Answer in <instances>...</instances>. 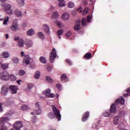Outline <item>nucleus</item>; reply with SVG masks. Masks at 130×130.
<instances>
[{
    "label": "nucleus",
    "mask_w": 130,
    "mask_h": 130,
    "mask_svg": "<svg viewBox=\"0 0 130 130\" xmlns=\"http://www.w3.org/2000/svg\"><path fill=\"white\" fill-rule=\"evenodd\" d=\"M1 7L3 8L4 11L8 15H13L14 14V10H13L11 4H2Z\"/></svg>",
    "instance_id": "obj_1"
},
{
    "label": "nucleus",
    "mask_w": 130,
    "mask_h": 130,
    "mask_svg": "<svg viewBox=\"0 0 130 130\" xmlns=\"http://www.w3.org/2000/svg\"><path fill=\"white\" fill-rule=\"evenodd\" d=\"M10 119L8 117H3L0 118V124H3L1 126V130H8L9 128L7 126L4 125L5 122H8Z\"/></svg>",
    "instance_id": "obj_2"
},
{
    "label": "nucleus",
    "mask_w": 130,
    "mask_h": 130,
    "mask_svg": "<svg viewBox=\"0 0 130 130\" xmlns=\"http://www.w3.org/2000/svg\"><path fill=\"white\" fill-rule=\"evenodd\" d=\"M23 126V123L21 121H16L13 124V128L10 130H21Z\"/></svg>",
    "instance_id": "obj_3"
},
{
    "label": "nucleus",
    "mask_w": 130,
    "mask_h": 130,
    "mask_svg": "<svg viewBox=\"0 0 130 130\" xmlns=\"http://www.w3.org/2000/svg\"><path fill=\"white\" fill-rule=\"evenodd\" d=\"M57 54H56V50L55 48H53L52 51L50 53L49 61L51 63L54 61L55 58H56Z\"/></svg>",
    "instance_id": "obj_4"
},
{
    "label": "nucleus",
    "mask_w": 130,
    "mask_h": 130,
    "mask_svg": "<svg viewBox=\"0 0 130 130\" xmlns=\"http://www.w3.org/2000/svg\"><path fill=\"white\" fill-rule=\"evenodd\" d=\"M52 109L58 121H59L61 119V115H60L59 111L54 106H52Z\"/></svg>",
    "instance_id": "obj_5"
},
{
    "label": "nucleus",
    "mask_w": 130,
    "mask_h": 130,
    "mask_svg": "<svg viewBox=\"0 0 130 130\" xmlns=\"http://www.w3.org/2000/svg\"><path fill=\"white\" fill-rule=\"evenodd\" d=\"M0 79L4 81H9L10 80V74L7 71H4L0 74Z\"/></svg>",
    "instance_id": "obj_6"
},
{
    "label": "nucleus",
    "mask_w": 130,
    "mask_h": 130,
    "mask_svg": "<svg viewBox=\"0 0 130 130\" xmlns=\"http://www.w3.org/2000/svg\"><path fill=\"white\" fill-rule=\"evenodd\" d=\"M30 61H31V57L29 55H26L23 58L22 64L24 67H27L30 64Z\"/></svg>",
    "instance_id": "obj_7"
},
{
    "label": "nucleus",
    "mask_w": 130,
    "mask_h": 130,
    "mask_svg": "<svg viewBox=\"0 0 130 130\" xmlns=\"http://www.w3.org/2000/svg\"><path fill=\"white\" fill-rule=\"evenodd\" d=\"M43 95H45V97L47 98H53L55 96V94L50 93V90L49 89H47L43 92Z\"/></svg>",
    "instance_id": "obj_8"
},
{
    "label": "nucleus",
    "mask_w": 130,
    "mask_h": 130,
    "mask_svg": "<svg viewBox=\"0 0 130 130\" xmlns=\"http://www.w3.org/2000/svg\"><path fill=\"white\" fill-rule=\"evenodd\" d=\"M8 92H9V87L6 85H4L1 87V94L3 96H7V94H8Z\"/></svg>",
    "instance_id": "obj_9"
},
{
    "label": "nucleus",
    "mask_w": 130,
    "mask_h": 130,
    "mask_svg": "<svg viewBox=\"0 0 130 130\" xmlns=\"http://www.w3.org/2000/svg\"><path fill=\"white\" fill-rule=\"evenodd\" d=\"M12 31H16L17 30H19V28L18 27V19H15L13 20L12 22V25L11 26Z\"/></svg>",
    "instance_id": "obj_10"
},
{
    "label": "nucleus",
    "mask_w": 130,
    "mask_h": 130,
    "mask_svg": "<svg viewBox=\"0 0 130 130\" xmlns=\"http://www.w3.org/2000/svg\"><path fill=\"white\" fill-rule=\"evenodd\" d=\"M9 89L10 90L11 94H17V92L19 90V88L17 85H10L9 86Z\"/></svg>",
    "instance_id": "obj_11"
},
{
    "label": "nucleus",
    "mask_w": 130,
    "mask_h": 130,
    "mask_svg": "<svg viewBox=\"0 0 130 130\" xmlns=\"http://www.w3.org/2000/svg\"><path fill=\"white\" fill-rule=\"evenodd\" d=\"M75 30L79 31L81 29V20H77L76 22V24L74 26Z\"/></svg>",
    "instance_id": "obj_12"
},
{
    "label": "nucleus",
    "mask_w": 130,
    "mask_h": 130,
    "mask_svg": "<svg viewBox=\"0 0 130 130\" xmlns=\"http://www.w3.org/2000/svg\"><path fill=\"white\" fill-rule=\"evenodd\" d=\"M43 29L45 30L46 33L48 34V35L50 34V31L49 28V25L48 24H44L43 25Z\"/></svg>",
    "instance_id": "obj_13"
},
{
    "label": "nucleus",
    "mask_w": 130,
    "mask_h": 130,
    "mask_svg": "<svg viewBox=\"0 0 130 130\" xmlns=\"http://www.w3.org/2000/svg\"><path fill=\"white\" fill-rule=\"evenodd\" d=\"M24 44L26 47H32L33 46V42L30 40H26L24 42Z\"/></svg>",
    "instance_id": "obj_14"
},
{
    "label": "nucleus",
    "mask_w": 130,
    "mask_h": 130,
    "mask_svg": "<svg viewBox=\"0 0 130 130\" xmlns=\"http://www.w3.org/2000/svg\"><path fill=\"white\" fill-rule=\"evenodd\" d=\"M61 17L63 21H68V20L70 19V14L67 13H64L62 14Z\"/></svg>",
    "instance_id": "obj_15"
},
{
    "label": "nucleus",
    "mask_w": 130,
    "mask_h": 130,
    "mask_svg": "<svg viewBox=\"0 0 130 130\" xmlns=\"http://www.w3.org/2000/svg\"><path fill=\"white\" fill-rule=\"evenodd\" d=\"M61 81L62 83H66V82H69V78L67 77V75L62 74L60 77Z\"/></svg>",
    "instance_id": "obj_16"
},
{
    "label": "nucleus",
    "mask_w": 130,
    "mask_h": 130,
    "mask_svg": "<svg viewBox=\"0 0 130 130\" xmlns=\"http://www.w3.org/2000/svg\"><path fill=\"white\" fill-rule=\"evenodd\" d=\"M115 104H117V103H120V104L123 105L124 104V99L123 97H121V99H119L116 100L115 102Z\"/></svg>",
    "instance_id": "obj_17"
},
{
    "label": "nucleus",
    "mask_w": 130,
    "mask_h": 130,
    "mask_svg": "<svg viewBox=\"0 0 130 130\" xmlns=\"http://www.w3.org/2000/svg\"><path fill=\"white\" fill-rule=\"evenodd\" d=\"M14 14L15 15H16L17 17H22V16H23L22 12L18 9H16L14 11Z\"/></svg>",
    "instance_id": "obj_18"
},
{
    "label": "nucleus",
    "mask_w": 130,
    "mask_h": 130,
    "mask_svg": "<svg viewBox=\"0 0 130 130\" xmlns=\"http://www.w3.org/2000/svg\"><path fill=\"white\" fill-rule=\"evenodd\" d=\"M89 112H86L83 115L82 121H86L87 119H88V117H89Z\"/></svg>",
    "instance_id": "obj_19"
},
{
    "label": "nucleus",
    "mask_w": 130,
    "mask_h": 130,
    "mask_svg": "<svg viewBox=\"0 0 130 130\" xmlns=\"http://www.w3.org/2000/svg\"><path fill=\"white\" fill-rule=\"evenodd\" d=\"M9 64L8 63H3L1 64V68L2 70L6 71V70H8L9 69Z\"/></svg>",
    "instance_id": "obj_20"
},
{
    "label": "nucleus",
    "mask_w": 130,
    "mask_h": 130,
    "mask_svg": "<svg viewBox=\"0 0 130 130\" xmlns=\"http://www.w3.org/2000/svg\"><path fill=\"white\" fill-rule=\"evenodd\" d=\"M26 34L27 36H32L35 34V32L33 29H30L27 31Z\"/></svg>",
    "instance_id": "obj_21"
},
{
    "label": "nucleus",
    "mask_w": 130,
    "mask_h": 130,
    "mask_svg": "<svg viewBox=\"0 0 130 130\" xmlns=\"http://www.w3.org/2000/svg\"><path fill=\"white\" fill-rule=\"evenodd\" d=\"M18 44L19 47H24V40L23 39H20L18 41Z\"/></svg>",
    "instance_id": "obj_22"
},
{
    "label": "nucleus",
    "mask_w": 130,
    "mask_h": 130,
    "mask_svg": "<svg viewBox=\"0 0 130 130\" xmlns=\"http://www.w3.org/2000/svg\"><path fill=\"white\" fill-rule=\"evenodd\" d=\"M111 112H112V113H115V112H116V107L113 104H112L111 106Z\"/></svg>",
    "instance_id": "obj_23"
},
{
    "label": "nucleus",
    "mask_w": 130,
    "mask_h": 130,
    "mask_svg": "<svg viewBox=\"0 0 130 130\" xmlns=\"http://www.w3.org/2000/svg\"><path fill=\"white\" fill-rule=\"evenodd\" d=\"M16 2L20 7H24L25 6V0H16Z\"/></svg>",
    "instance_id": "obj_24"
},
{
    "label": "nucleus",
    "mask_w": 130,
    "mask_h": 130,
    "mask_svg": "<svg viewBox=\"0 0 130 130\" xmlns=\"http://www.w3.org/2000/svg\"><path fill=\"white\" fill-rule=\"evenodd\" d=\"M54 24H56L57 26L59 27V28H62V27L64 26L63 24L59 21H55L54 22Z\"/></svg>",
    "instance_id": "obj_25"
},
{
    "label": "nucleus",
    "mask_w": 130,
    "mask_h": 130,
    "mask_svg": "<svg viewBox=\"0 0 130 130\" xmlns=\"http://www.w3.org/2000/svg\"><path fill=\"white\" fill-rule=\"evenodd\" d=\"M11 60L12 62H14V63H19V61H20V59L17 57H13Z\"/></svg>",
    "instance_id": "obj_26"
},
{
    "label": "nucleus",
    "mask_w": 130,
    "mask_h": 130,
    "mask_svg": "<svg viewBox=\"0 0 130 130\" xmlns=\"http://www.w3.org/2000/svg\"><path fill=\"white\" fill-rule=\"evenodd\" d=\"M68 7L70 9H72L75 7V3H74L73 2H69L68 3Z\"/></svg>",
    "instance_id": "obj_27"
},
{
    "label": "nucleus",
    "mask_w": 130,
    "mask_h": 130,
    "mask_svg": "<svg viewBox=\"0 0 130 130\" xmlns=\"http://www.w3.org/2000/svg\"><path fill=\"white\" fill-rule=\"evenodd\" d=\"M9 20H10V17H5V19L3 22V25H8V22H9Z\"/></svg>",
    "instance_id": "obj_28"
},
{
    "label": "nucleus",
    "mask_w": 130,
    "mask_h": 130,
    "mask_svg": "<svg viewBox=\"0 0 130 130\" xmlns=\"http://www.w3.org/2000/svg\"><path fill=\"white\" fill-rule=\"evenodd\" d=\"M40 78V72L39 71H36L35 74V78L37 80H38Z\"/></svg>",
    "instance_id": "obj_29"
},
{
    "label": "nucleus",
    "mask_w": 130,
    "mask_h": 130,
    "mask_svg": "<svg viewBox=\"0 0 130 130\" xmlns=\"http://www.w3.org/2000/svg\"><path fill=\"white\" fill-rule=\"evenodd\" d=\"M9 78L11 81H16V80H17V77L14 74H11L9 76Z\"/></svg>",
    "instance_id": "obj_30"
},
{
    "label": "nucleus",
    "mask_w": 130,
    "mask_h": 130,
    "mask_svg": "<svg viewBox=\"0 0 130 130\" xmlns=\"http://www.w3.org/2000/svg\"><path fill=\"white\" fill-rule=\"evenodd\" d=\"M41 113V109H38V110H37L36 111L34 112H32L31 113V114H37V115H40Z\"/></svg>",
    "instance_id": "obj_31"
},
{
    "label": "nucleus",
    "mask_w": 130,
    "mask_h": 130,
    "mask_svg": "<svg viewBox=\"0 0 130 130\" xmlns=\"http://www.w3.org/2000/svg\"><path fill=\"white\" fill-rule=\"evenodd\" d=\"M40 61H41L42 63H46V59L45 58V57L41 56L40 58Z\"/></svg>",
    "instance_id": "obj_32"
},
{
    "label": "nucleus",
    "mask_w": 130,
    "mask_h": 130,
    "mask_svg": "<svg viewBox=\"0 0 130 130\" xmlns=\"http://www.w3.org/2000/svg\"><path fill=\"white\" fill-rule=\"evenodd\" d=\"M119 120V116H116L115 117V119L114 120V123L116 125L118 124V121Z\"/></svg>",
    "instance_id": "obj_33"
},
{
    "label": "nucleus",
    "mask_w": 130,
    "mask_h": 130,
    "mask_svg": "<svg viewBox=\"0 0 130 130\" xmlns=\"http://www.w3.org/2000/svg\"><path fill=\"white\" fill-rule=\"evenodd\" d=\"M38 36L39 37V38H41V39H44V34H43V32H40L38 33Z\"/></svg>",
    "instance_id": "obj_34"
},
{
    "label": "nucleus",
    "mask_w": 130,
    "mask_h": 130,
    "mask_svg": "<svg viewBox=\"0 0 130 130\" xmlns=\"http://www.w3.org/2000/svg\"><path fill=\"white\" fill-rule=\"evenodd\" d=\"M2 55L4 56V57H5V58H8V57H9L10 56V54H9L8 52H3Z\"/></svg>",
    "instance_id": "obj_35"
},
{
    "label": "nucleus",
    "mask_w": 130,
    "mask_h": 130,
    "mask_svg": "<svg viewBox=\"0 0 130 130\" xmlns=\"http://www.w3.org/2000/svg\"><path fill=\"white\" fill-rule=\"evenodd\" d=\"M46 80L49 83H53V80H52V78H51L50 77H49V76H46Z\"/></svg>",
    "instance_id": "obj_36"
},
{
    "label": "nucleus",
    "mask_w": 130,
    "mask_h": 130,
    "mask_svg": "<svg viewBox=\"0 0 130 130\" xmlns=\"http://www.w3.org/2000/svg\"><path fill=\"white\" fill-rule=\"evenodd\" d=\"M59 4H58V6L60 8H61L62 7H64V6H66V5L64 4V1H59Z\"/></svg>",
    "instance_id": "obj_37"
},
{
    "label": "nucleus",
    "mask_w": 130,
    "mask_h": 130,
    "mask_svg": "<svg viewBox=\"0 0 130 130\" xmlns=\"http://www.w3.org/2000/svg\"><path fill=\"white\" fill-rule=\"evenodd\" d=\"M81 23L83 26H86L87 25V20L85 18H83L82 20Z\"/></svg>",
    "instance_id": "obj_38"
},
{
    "label": "nucleus",
    "mask_w": 130,
    "mask_h": 130,
    "mask_svg": "<svg viewBox=\"0 0 130 130\" xmlns=\"http://www.w3.org/2000/svg\"><path fill=\"white\" fill-rule=\"evenodd\" d=\"M84 57L85 58H88L89 59L91 58V57H92V54H91L90 53H87L85 55Z\"/></svg>",
    "instance_id": "obj_39"
},
{
    "label": "nucleus",
    "mask_w": 130,
    "mask_h": 130,
    "mask_svg": "<svg viewBox=\"0 0 130 130\" xmlns=\"http://www.w3.org/2000/svg\"><path fill=\"white\" fill-rule=\"evenodd\" d=\"M35 107L37 109H40V102H36L35 104Z\"/></svg>",
    "instance_id": "obj_40"
},
{
    "label": "nucleus",
    "mask_w": 130,
    "mask_h": 130,
    "mask_svg": "<svg viewBox=\"0 0 130 130\" xmlns=\"http://www.w3.org/2000/svg\"><path fill=\"white\" fill-rule=\"evenodd\" d=\"M25 72L24 70H21L20 71H19V76H24L25 74Z\"/></svg>",
    "instance_id": "obj_41"
},
{
    "label": "nucleus",
    "mask_w": 130,
    "mask_h": 130,
    "mask_svg": "<svg viewBox=\"0 0 130 130\" xmlns=\"http://www.w3.org/2000/svg\"><path fill=\"white\" fill-rule=\"evenodd\" d=\"M63 33V29H59L57 31V34L58 36H60V35H62V34Z\"/></svg>",
    "instance_id": "obj_42"
},
{
    "label": "nucleus",
    "mask_w": 130,
    "mask_h": 130,
    "mask_svg": "<svg viewBox=\"0 0 130 130\" xmlns=\"http://www.w3.org/2000/svg\"><path fill=\"white\" fill-rule=\"evenodd\" d=\"M88 11H89V8H85L83 11L82 15H86L88 14Z\"/></svg>",
    "instance_id": "obj_43"
},
{
    "label": "nucleus",
    "mask_w": 130,
    "mask_h": 130,
    "mask_svg": "<svg viewBox=\"0 0 130 130\" xmlns=\"http://www.w3.org/2000/svg\"><path fill=\"white\" fill-rule=\"evenodd\" d=\"M59 15L57 12H55L53 13V18H58Z\"/></svg>",
    "instance_id": "obj_44"
},
{
    "label": "nucleus",
    "mask_w": 130,
    "mask_h": 130,
    "mask_svg": "<svg viewBox=\"0 0 130 130\" xmlns=\"http://www.w3.org/2000/svg\"><path fill=\"white\" fill-rule=\"evenodd\" d=\"M48 117L51 119L54 118V115L52 113H49L48 114Z\"/></svg>",
    "instance_id": "obj_45"
},
{
    "label": "nucleus",
    "mask_w": 130,
    "mask_h": 130,
    "mask_svg": "<svg viewBox=\"0 0 130 130\" xmlns=\"http://www.w3.org/2000/svg\"><path fill=\"white\" fill-rule=\"evenodd\" d=\"M103 115L105 117H108V116H110V113L109 112H106L103 113Z\"/></svg>",
    "instance_id": "obj_46"
},
{
    "label": "nucleus",
    "mask_w": 130,
    "mask_h": 130,
    "mask_svg": "<svg viewBox=\"0 0 130 130\" xmlns=\"http://www.w3.org/2000/svg\"><path fill=\"white\" fill-rule=\"evenodd\" d=\"M27 109H28V107L26 105H23L22 106H21V110H27Z\"/></svg>",
    "instance_id": "obj_47"
},
{
    "label": "nucleus",
    "mask_w": 130,
    "mask_h": 130,
    "mask_svg": "<svg viewBox=\"0 0 130 130\" xmlns=\"http://www.w3.org/2000/svg\"><path fill=\"white\" fill-rule=\"evenodd\" d=\"M127 94H124L123 95L124 97H126L127 96L128 94H129L130 93V87L128 88L126 90Z\"/></svg>",
    "instance_id": "obj_48"
},
{
    "label": "nucleus",
    "mask_w": 130,
    "mask_h": 130,
    "mask_svg": "<svg viewBox=\"0 0 130 130\" xmlns=\"http://www.w3.org/2000/svg\"><path fill=\"white\" fill-rule=\"evenodd\" d=\"M71 35L72 32L71 31H68L66 34V37H71Z\"/></svg>",
    "instance_id": "obj_49"
},
{
    "label": "nucleus",
    "mask_w": 130,
    "mask_h": 130,
    "mask_svg": "<svg viewBox=\"0 0 130 130\" xmlns=\"http://www.w3.org/2000/svg\"><path fill=\"white\" fill-rule=\"evenodd\" d=\"M27 88H28V90H31V89H32V88H33V84H28L27 85Z\"/></svg>",
    "instance_id": "obj_50"
},
{
    "label": "nucleus",
    "mask_w": 130,
    "mask_h": 130,
    "mask_svg": "<svg viewBox=\"0 0 130 130\" xmlns=\"http://www.w3.org/2000/svg\"><path fill=\"white\" fill-rule=\"evenodd\" d=\"M91 19H92V17H91L90 15H88L87 17V22L88 23H90V22H91L90 21Z\"/></svg>",
    "instance_id": "obj_51"
},
{
    "label": "nucleus",
    "mask_w": 130,
    "mask_h": 130,
    "mask_svg": "<svg viewBox=\"0 0 130 130\" xmlns=\"http://www.w3.org/2000/svg\"><path fill=\"white\" fill-rule=\"evenodd\" d=\"M56 88L59 89V90H61V84H57Z\"/></svg>",
    "instance_id": "obj_52"
},
{
    "label": "nucleus",
    "mask_w": 130,
    "mask_h": 130,
    "mask_svg": "<svg viewBox=\"0 0 130 130\" xmlns=\"http://www.w3.org/2000/svg\"><path fill=\"white\" fill-rule=\"evenodd\" d=\"M47 70L48 72H50V71H51V70H52V67L49 66L47 68Z\"/></svg>",
    "instance_id": "obj_53"
},
{
    "label": "nucleus",
    "mask_w": 130,
    "mask_h": 130,
    "mask_svg": "<svg viewBox=\"0 0 130 130\" xmlns=\"http://www.w3.org/2000/svg\"><path fill=\"white\" fill-rule=\"evenodd\" d=\"M77 12H79V13H82V7H79L77 9Z\"/></svg>",
    "instance_id": "obj_54"
},
{
    "label": "nucleus",
    "mask_w": 130,
    "mask_h": 130,
    "mask_svg": "<svg viewBox=\"0 0 130 130\" xmlns=\"http://www.w3.org/2000/svg\"><path fill=\"white\" fill-rule=\"evenodd\" d=\"M20 55L22 56V57H23V56H26V55H25V53L23 51H21Z\"/></svg>",
    "instance_id": "obj_55"
},
{
    "label": "nucleus",
    "mask_w": 130,
    "mask_h": 130,
    "mask_svg": "<svg viewBox=\"0 0 130 130\" xmlns=\"http://www.w3.org/2000/svg\"><path fill=\"white\" fill-rule=\"evenodd\" d=\"M14 40L15 41H18L20 40V37H15L14 39Z\"/></svg>",
    "instance_id": "obj_56"
},
{
    "label": "nucleus",
    "mask_w": 130,
    "mask_h": 130,
    "mask_svg": "<svg viewBox=\"0 0 130 130\" xmlns=\"http://www.w3.org/2000/svg\"><path fill=\"white\" fill-rule=\"evenodd\" d=\"M66 61L69 63V66L72 65V62L70 60H66Z\"/></svg>",
    "instance_id": "obj_57"
},
{
    "label": "nucleus",
    "mask_w": 130,
    "mask_h": 130,
    "mask_svg": "<svg viewBox=\"0 0 130 130\" xmlns=\"http://www.w3.org/2000/svg\"><path fill=\"white\" fill-rule=\"evenodd\" d=\"M21 82H22V80H17L16 83L18 84V85H21Z\"/></svg>",
    "instance_id": "obj_58"
},
{
    "label": "nucleus",
    "mask_w": 130,
    "mask_h": 130,
    "mask_svg": "<svg viewBox=\"0 0 130 130\" xmlns=\"http://www.w3.org/2000/svg\"><path fill=\"white\" fill-rule=\"evenodd\" d=\"M8 1V0H0L1 3H6V2Z\"/></svg>",
    "instance_id": "obj_59"
},
{
    "label": "nucleus",
    "mask_w": 130,
    "mask_h": 130,
    "mask_svg": "<svg viewBox=\"0 0 130 130\" xmlns=\"http://www.w3.org/2000/svg\"><path fill=\"white\" fill-rule=\"evenodd\" d=\"M5 37H6V39H8V38H9V34H6L5 36Z\"/></svg>",
    "instance_id": "obj_60"
},
{
    "label": "nucleus",
    "mask_w": 130,
    "mask_h": 130,
    "mask_svg": "<svg viewBox=\"0 0 130 130\" xmlns=\"http://www.w3.org/2000/svg\"><path fill=\"white\" fill-rule=\"evenodd\" d=\"M0 111H3V108H2V105H0Z\"/></svg>",
    "instance_id": "obj_61"
},
{
    "label": "nucleus",
    "mask_w": 130,
    "mask_h": 130,
    "mask_svg": "<svg viewBox=\"0 0 130 130\" xmlns=\"http://www.w3.org/2000/svg\"><path fill=\"white\" fill-rule=\"evenodd\" d=\"M40 98H42V99H45V98L42 96H41Z\"/></svg>",
    "instance_id": "obj_62"
},
{
    "label": "nucleus",
    "mask_w": 130,
    "mask_h": 130,
    "mask_svg": "<svg viewBox=\"0 0 130 130\" xmlns=\"http://www.w3.org/2000/svg\"><path fill=\"white\" fill-rule=\"evenodd\" d=\"M6 115H8V116H10V115H11L7 113V114H6Z\"/></svg>",
    "instance_id": "obj_63"
},
{
    "label": "nucleus",
    "mask_w": 130,
    "mask_h": 130,
    "mask_svg": "<svg viewBox=\"0 0 130 130\" xmlns=\"http://www.w3.org/2000/svg\"><path fill=\"white\" fill-rule=\"evenodd\" d=\"M74 15H77V13L76 12H74Z\"/></svg>",
    "instance_id": "obj_64"
}]
</instances>
